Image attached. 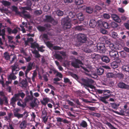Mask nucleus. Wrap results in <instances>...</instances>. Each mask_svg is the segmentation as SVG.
<instances>
[{
  "label": "nucleus",
  "mask_w": 129,
  "mask_h": 129,
  "mask_svg": "<svg viewBox=\"0 0 129 129\" xmlns=\"http://www.w3.org/2000/svg\"><path fill=\"white\" fill-rule=\"evenodd\" d=\"M18 66L15 63L11 66V73L8 76L7 79L8 80H15L17 78L16 75L17 74L18 71L19 70V68H18Z\"/></svg>",
  "instance_id": "nucleus-1"
},
{
  "label": "nucleus",
  "mask_w": 129,
  "mask_h": 129,
  "mask_svg": "<svg viewBox=\"0 0 129 129\" xmlns=\"http://www.w3.org/2000/svg\"><path fill=\"white\" fill-rule=\"evenodd\" d=\"M81 83L82 85L88 87L93 89L95 88L94 86L92 85L94 81L91 79H85L82 78Z\"/></svg>",
  "instance_id": "nucleus-2"
},
{
  "label": "nucleus",
  "mask_w": 129,
  "mask_h": 129,
  "mask_svg": "<svg viewBox=\"0 0 129 129\" xmlns=\"http://www.w3.org/2000/svg\"><path fill=\"white\" fill-rule=\"evenodd\" d=\"M81 83L82 85L88 87L93 89L95 88L94 86L92 85L94 81L91 79H85L82 78Z\"/></svg>",
  "instance_id": "nucleus-3"
},
{
  "label": "nucleus",
  "mask_w": 129,
  "mask_h": 129,
  "mask_svg": "<svg viewBox=\"0 0 129 129\" xmlns=\"http://www.w3.org/2000/svg\"><path fill=\"white\" fill-rule=\"evenodd\" d=\"M77 39L78 42L82 43L85 42L87 40L86 35L81 33H79L78 34Z\"/></svg>",
  "instance_id": "nucleus-4"
},
{
  "label": "nucleus",
  "mask_w": 129,
  "mask_h": 129,
  "mask_svg": "<svg viewBox=\"0 0 129 129\" xmlns=\"http://www.w3.org/2000/svg\"><path fill=\"white\" fill-rule=\"evenodd\" d=\"M97 48L98 51L100 53H104L106 51L105 45L103 43H100L97 44Z\"/></svg>",
  "instance_id": "nucleus-5"
},
{
  "label": "nucleus",
  "mask_w": 129,
  "mask_h": 129,
  "mask_svg": "<svg viewBox=\"0 0 129 129\" xmlns=\"http://www.w3.org/2000/svg\"><path fill=\"white\" fill-rule=\"evenodd\" d=\"M83 64V63L81 60L77 59H75L74 62L71 63L72 66L76 68H80L79 65Z\"/></svg>",
  "instance_id": "nucleus-6"
},
{
  "label": "nucleus",
  "mask_w": 129,
  "mask_h": 129,
  "mask_svg": "<svg viewBox=\"0 0 129 129\" xmlns=\"http://www.w3.org/2000/svg\"><path fill=\"white\" fill-rule=\"evenodd\" d=\"M118 88L124 89H129V85H127L122 81H120L117 84Z\"/></svg>",
  "instance_id": "nucleus-7"
},
{
  "label": "nucleus",
  "mask_w": 129,
  "mask_h": 129,
  "mask_svg": "<svg viewBox=\"0 0 129 129\" xmlns=\"http://www.w3.org/2000/svg\"><path fill=\"white\" fill-rule=\"evenodd\" d=\"M112 95L111 94H110L103 97L100 96L98 98V99L100 101L102 102L105 104H107L108 103V102L106 100L111 97Z\"/></svg>",
  "instance_id": "nucleus-8"
},
{
  "label": "nucleus",
  "mask_w": 129,
  "mask_h": 129,
  "mask_svg": "<svg viewBox=\"0 0 129 129\" xmlns=\"http://www.w3.org/2000/svg\"><path fill=\"white\" fill-rule=\"evenodd\" d=\"M33 65V63H31V62H29L28 63V65L27 66V68L25 72V77L26 78H28V79L30 80V79L28 77L27 75L28 73L32 70Z\"/></svg>",
  "instance_id": "nucleus-9"
},
{
  "label": "nucleus",
  "mask_w": 129,
  "mask_h": 129,
  "mask_svg": "<svg viewBox=\"0 0 129 129\" xmlns=\"http://www.w3.org/2000/svg\"><path fill=\"white\" fill-rule=\"evenodd\" d=\"M64 21L65 22L63 25V28L65 29L70 28L71 27L70 20L66 18L64 19Z\"/></svg>",
  "instance_id": "nucleus-10"
},
{
  "label": "nucleus",
  "mask_w": 129,
  "mask_h": 129,
  "mask_svg": "<svg viewBox=\"0 0 129 129\" xmlns=\"http://www.w3.org/2000/svg\"><path fill=\"white\" fill-rule=\"evenodd\" d=\"M109 55L111 58H116L118 56V52L112 49L109 51Z\"/></svg>",
  "instance_id": "nucleus-11"
},
{
  "label": "nucleus",
  "mask_w": 129,
  "mask_h": 129,
  "mask_svg": "<svg viewBox=\"0 0 129 129\" xmlns=\"http://www.w3.org/2000/svg\"><path fill=\"white\" fill-rule=\"evenodd\" d=\"M4 101L5 102L4 103V105L7 106L8 104V101L7 98L6 96L3 97V99L2 98H0V105H3Z\"/></svg>",
  "instance_id": "nucleus-12"
},
{
  "label": "nucleus",
  "mask_w": 129,
  "mask_h": 129,
  "mask_svg": "<svg viewBox=\"0 0 129 129\" xmlns=\"http://www.w3.org/2000/svg\"><path fill=\"white\" fill-rule=\"evenodd\" d=\"M97 24L96 21L93 19L90 20L89 23V25L90 28H94L95 27Z\"/></svg>",
  "instance_id": "nucleus-13"
},
{
  "label": "nucleus",
  "mask_w": 129,
  "mask_h": 129,
  "mask_svg": "<svg viewBox=\"0 0 129 129\" xmlns=\"http://www.w3.org/2000/svg\"><path fill=\"white\" fill-rule=\"evenodd\" d=\"M122 71L124 73H129V65H124L122 67Z\"/></svg>",
  "instance_id": "nucleus-14"
},
{
  "label": "nucleus",
  "mask_w": 129,
  "mask_h": 129,
  "mask_svg": "<svg viewBox=\"0 0 129 129\" xmlns=\"http://www.w3.org/2000/svg\"><path fill=\"white\" fill-rule=\"evenodd\" d=\"M7 31H8L9 34H16L18 32V30L16 28H14L13 30L12 29L9 27H8L7 28Z\"/></svg>",
  "instance_id": "nucleus-15"
},
{
  "label": "nucleus",
  "mask_w": 129,
  "mask_h": 129,
  "mask_svg": "<svg viewBox=\"0 0 129 129\" xmlns=\"http://www.w3.org/2000/svg\"><path fill=\"white\" fill-rule=\"evenodd\" d=\"M27 125V121L24 120L20 124L19 127L21 129H24L26 128Z\"/></svg>",
  "instance_id": "nucleus-16"
},
{
  "label": "nucleus",
  "mask_w": 129,
  "mask_h": 129,
  "mask_svg": "<svg viewBox=\"0 0 129 129\" xmlns=\"http://www.w3.org/2000/svg\"><path fill=\"white\" fill-rule=\"evenodd\" d=\"M84 27L83 25H78L75 27V29L76 30L80 31L85 30Z\"/></svg>",
  "instance_id": "nucleus-17"
},
{
  "label": "nucleus",
  "mask_w": 129,
  "mask_h": 129,
  "mask_svg": "<svg viewBox=\"0 0 129 129\" xmlns=\"http://www.w3.org/2000/svg\"><path fill=\"white\" fill-rule=\"evenodd\" d=\"M20 83L22 84L21 87L24 88H26L28 84V83L26 79H23L21 82Z\"/></svg>",
  "instance_id": "nucleus-18"
},
{
  "label": "nucleus",
  "mask_w": 129,
  "mask_h": 129,
  "mask_svg": "<svg viewBox=\"0 0 129 129\" xmlns=\"http://www.w3.org/2000/svg\"><path fill=\"white\" fill-rule=\"evenodd\" d=\"M111 17L114 20L117 22H120V20L118 16L115 14H112L111 16Z\"/></svg>",
  "instance_id": "nucleus-19"
},
{
  "label": "nucleus",
  "mask_w": 129,
  "mask_h": 129,
  "mask_svg": "<svg viewBox=\"0 0 129 129\" xmlns=\"http://www.w3.org/2000/svg\"><path fill=\"white\" fill-rule=\"evenodd\" d=\"M101 59L103 62L106 63L109 62L110 60L109 57L106 56H104L101 57Z\"/></svg>",
  "instance_id": "nucleus-20"
},
{
  "label": "nucleus",
  "mask_w": 129,
  "mask_h": 129,
  "mask_svg": "<svg viewBox=\"0 0 129 129\" xmlns=\"http://www.w3.org/2000/svg\"><path fill=\"white\" fill-rule=\"evenodd\" d=\"M45 18V20L47 22L51 23L53 21H54V19L50 16L46 15Z\"/></svg>",
  "instance_id": "nucleus-21"
},
{
  "label": "nucleus",
  "mask_w": 129,
  "mask_h": 129,
  "mask_svg": "<svg viewBox=\"0 0 129 129\" xmlns=\"http://www.w3.org/2000/svg\"><path fill=\"white\" fill-rule=\"evenodd\" d=\"M78 19L80 21H83L84 19V16L83 14L80 13L77 15Z\"/></svg>",
  "instance_id": "nucleus-22"
},
{
  "label": "nucleus",
  "mask_w": 129,
  "mask_h": 129,
  "mask_svg": "<svg viewBox=\"0 0 129 129\" xmlns=\"http://www.w3.org/2000/svg\"><path fill=\"white\" fill-rule=\"evenodd\" d=\"M4 57L6 60H8L10 59L11 56L8 52L6 51L4 54Z\"/></svg>",
  "instance_id": "nucleus-23"
},
{
  "label": "nucleus",
  "mask_w": 129,
  "mask_h": 129,
  "mask_svg": "<svg viewBox=\"0 0 129 129\" xmlns=\"http://www.w3.org/2000/svg\"><path fill=\"white\" fill-rule=\"evenodd\" d=\"M104 72V69L102 68H100L97 69V74L99 75H102Z\"/></svg>",
  "instance_id": "nucleus-24"
},
{
  "label": "nucleus",
  "mask_w": 129,
  "mask_h": 129,
  "mask_svg": "<svg viewBox=\"0 0 129 129\" xmlns=\"http://www.w3.org/2000/svg\"><path fill=\"white\" fill-rule=\"evenodd\" d=\"M37 100V99H35L33 101L31 102L30 103V105L32 108H34L37 106V104L36 101Z\"/></svg>",
  "instance_id": "nucleus-25"
},
{
  "label": "nucleus",
  "mask_w": 129,
  "mask_h": 129,
  "mask_svg": "<svg viewBox=\"0 0 129 129\" xmlns=\"http://www.w3.org/2000/svg\"><path fill=\"white\" fill-rule=\"evenodd\" d=\"M122 48V46L120 44H114V48L115 49L120 50Z\"/></svg>",
  "instance_id": "nucleus-26"
},
{
  "label": "nucleus",
  "mask_w": 129,
  "mask_h": 129,
  "mask_svg": "<svg viewBox=\"0 0 129 129\" xmlns=\"http://www.w3.org/2000/svg\"><path fill=\"white\" fill-rule=\"evenodd\" d=\"M32 53L35 54V57L37 58L40 57L41 55L39 54L38 51L36 50H35L32 51Z\"/></svg>",
  "instance_id": "nucleus-27"
},
{
  "label": "nucleus",
  "mask_w": 129,
  "mask_h": 129,
  "mask_svg": "<svg viewBox=\"0 0 129 129\" xmlns=\"http://www.w3.org/2000/svg\"><path fill=\"white\" fill-rule=\"evenodd\" d=\"M39 46V44H38L36 43V42L31 43L30 47L31 48H37Z\"/></svg>",
  "instance_id": "nucleus-28"
},
{
  "label": "nucleus",
  "mask_w": 129,
  "mask_h": 129,
  "mask_svg": "<svg viewBox=\"0 0 129 129\" xmlns=\"http://www.w3.org/2000/svg\"><path fill=\"white\" fill-rule=\"evenodd\" d=\"M86 12L88 14L91 13L93 11L92 8L90 7H86Z\"/></svg>",
  "instance_id": "nucleus-29"
},
{
  "label": "nucleus",
  "mask_w": 129,
  "mask_h": 129,
  "mask_svg": "<svg viewBox=\"0 0 129 129\" xmlns=\"http://www.w3.org/2000/svg\"><path fill=\"white\" fill-rule=\"evenodd\" d=\"M102 25L103 27L105 28H109L110 27V25L108 23L105 22H104L102 23Z\"/></svg>",
  "instance_id": "nucleus-30"
},
{
  "label": "nucleus",
  "mask_w": 129,
  "mask_h": 129,
  "mask_svg": "<svg viewBox=\"0 0 129 129\" xmlns=\"http://www.w3.org/2000/svg\"><path fill=\"white\" fill-rule=\"evenodd\" d=\"M33 97L30 96V95L27 96L24 99V102L26 103L27 102H29L30 101L32 100L33 99Z\"/></svg>",
  "instance_id": "nucleus-31"
},
{
  "label": "nucleus",
  "mask_w": 129,
  "mask_h": 129,
  "mask_svg": "<svg viewBox=\"0 0 129 129\" xmlns=\"http://www.w3.org/2000/svg\"><path fill=\"white\" fill-rule=\"evenodd\" d=\"M37 29L39 31L41 32L44 31L46 29L45 27L41 26H38L37 27Z\"/></svg>",
  "instance_id": "nucleus-32"
},
{
  "label": "nucleus",
  "mask_w": 129,
  "mask_h": 129,
  "mask_svg": "<svg viewBox=\"0 0 129 129\" xmlns=\"http://www.w3.org/2000/svg\"><path fill=\"white\" fill-rule=\"evenodd\" d=\"M80 126L84 128H85L87 127V122L84 120H82L80 124Z\"/></svg>",
  "instance_id": "nucleus-33"
},
{
  "label": "nucleus",
  "mask_w": 129,
  "mask_h": 129,
  "mask_svg": "<svg viewBox=\"0 0 129 129\" xmlns=\"http://www.w3.org/2000/svg\"><path fill=\"white\" fill-rule=\"evenodd\" d=\"M37 75V73L36 71L35 70L33 74V76L32 77V79L34 82L35 81V78H36Z\"/></svg>",
  "instance_id": "nucleus-34"
},
{
  "label": "nucleus",
  "mask_w": 129,
  "mask_h": 129,
  "mask_svg": "<svg viewBox=\"0 0 129 129\" xmlns=\"http://www.w3.org/2000/svg\"><path fill=\"white\" fill-rule=\"evenodd\" d=\"M111 66L113 68L115 69L118 67V65L116 62H113L111 63Z\"/></svg>",
  "instance_id": "nucleus-35"
},
{
  "label": "nucleus",
  "mask_w": 129,
  "mask_h": 129,
  "mask_svg": "<svg viewBox=\"0 0 129 129\" xmlns=\"http://www.w3.org/2000/svg\"><path fill=\"white\" fill-rule=\"evenodd\" d=\"M49 101V100L48 98L43 99V101L41 102V103L43 105H46Z\"/></svg>",
  "instance_id": "nucleus-36"
},
{
  "label": "nucleus",
  "mask_w": 129,
  "mask_h": 129,
  "mask_svg": "<svg viewBox=\"0 0 129 129\" xmlns=\"http://www.w3.org/2000/svg\"><path fill=\"white\" fill-rule=\"evenodd\" d=\"M10 56L11 57V56L12 57V60H10V63L12 64L14 62V60L15 59H16L17 57L16 55L14 54H11Z\"/></svg>",
  "instance_id": "nucleus-37"
},
{
  "label": "nucleus",
  "mask_w": 129,
  "mask_h": 129,
  "mask_svg": "<svg viewBox=\"0 0 129 129\" xmlns=\"http://www.w3.org/2000/svg\"><path fill=\"white\" fill-rule=\"evenodd\" d=\"M107 77L108 78H112L114 77L115 74L112 73H109L106 74Z\"/></svg>",
  "instance_id": "nucleus-38"
},
{
  "label": "nucleus",
  "mask_w": 129,
  "mask_h": 129,
  "mask_svg": "<svg viewBox=\"0 0 129 129\" xmlns=\"http://www.w3.org/2000/svg\"><path fill=\"white\" fill-rule=\"evenodd\" d=\"M14 115L15 117H17L18 119L22 118L23 117V114H20L18 113H14Z\"/></svg>",
  "instance_id": "nucleus-39"
},
{
  "label": "nucleus",
  "mask_w": 129,
  "mask_h": 129,
  "mask_svg": "<svg viewBox=\"0 0 129 129\" xmlns=\"http://www.w3.org/2000/svg\"><path fill=\"white\" fill-rule=\"evenodd\" d=\"M110 25V27L111 26L112 28H113L117 27L118 26L117 24L116 23L114 22H111Z\"/></svg>",
  "instance_id": "nucleus-40"
},
{
  "label": "nucleus",
  "mask_w": 129,
  "mask_h": 129,
  "mask_svg": "<svg viewBox=\"0 0 129 129\" xmlns=\"http://www.w3.org/2000/svg\"><path fill=\"white\" fill-rule=\"evenodd\" d=\"M83 0H75V4L77 5H82L83 3Z\"/></svg>",
  "instance_id": "nucleus-41"
},
{
  "label": "nucleus",
  "mask_w": 129,
  "mask_h": 129,
  "mask_svg": "<svg viewBox=\"0 0 129 129\" xmlns=\"http://www.w3.org/2000/svg\"><path fill=\"white\" fill-rule=\"evenodd\" d=\"M2 3L3 5L5 6H8L10 5V3L6 1H2Z\"/></svg>",
  "instance_id": "nucleus-42"
},
{
  "label": "nucleus",
  "mask_w": 129,
  "mask_h": 129,
  "mask_svg": "<svg viewBox=\"0 0 129 129\" xmlns=\"http://www.w3.org/2000/svg\"><path fill=\"white\" fill-rule=\"evenodd\" d=\"M105 124L108 126L110 128V129H118L116 128L110 122H107Z\"/></svg>",
  "instance_id": "nucleus-43"
},
{
  "label": "nucleus",
  "mask_w": 129,
  "mask_h": 129,
  "mask_svg": "<svg viewBox=\"0 0 129 129\" xmlns=\"http://www.w3.org/2000/svg\"><path fill=\"white\" fill-rule=\"evenodd\" d=\"M120 56L121 58H125L126 56V53L123 51H121L120 52Z\"/></svg>",
  "instance_id": "nucleus-44"
},
{
  "label": "nucleus",
  "mask_w": 129,
  "mask_h": 129,
  "mask_svg": "<svg viewBox=\"0 0 129 129\" xmlns=\"http://www.w3.org/2000/svg\"><path fill=\"white\" fill-rule=\"evenodd\" d=\"M46 44L47 46L49 48H52L53 46V44L49 41L47 42L46 43Z\"/></svg>",
  "instance_id": "nucleus-45"
},
{
  "label": "nucleus",
  "mask_w": 129,
  "mask_h": 129,
  "mask_svg": "<svg viewBox=\"0 0 129 129\" xmlns=\"http://www.w3.org/2000/svg\"><path fill=\"white\" fill-rule=\"evenodd\" d=\"M43 9L44 11L47 12L50 10V7L48 5H46L44 6Z\"/></svg>",
  "instance_id": "nucleus-46"
},
{
  "label": "nucleus",
  "mask_w": 129,
  "mask_h": 129,
  "mask_svg": "<svg viewBox=\"0 0 129 129\" xmlns=\"http://www.w3.org/2000/svg\"><path fill=\"white\" fill-rule=\"evenodd\" d=\"M87 75L90 76L91 77L94 78H96L98 77V76L96 74L94 73H93L91 74H90V73H87Z\"/></svg>",
  "instance_id": "nucleus-47"
},
{
  "label": "nucleus",
  "mask_w": 129,
  "mask_h": 129,
  "mask_svg": "<svg viewBox=\"0 0 129 129\" xmlns=\"http://www.w3.org/2000/svg\"><path fill=\"white\" fill-rule=\"evenodd\" d=\"M64 82L65 83H68L70 85H71L72 84V82H70V79L67 78H64Z\"/></svg>",
  "instance_id": "nucleus-48"
},
{
  "label": "nucleus",
  "mask_w": 129,
  "mask_h": 129,
  "mask_svg": "<svg viewBox=\"0 0 129 129\" xmlns=\"http://www.w3.org/2000/svg\"><path fill=\"white\" fill-rule=\"evenodd\" d=\"M34 13L36 15H39L42 14V12L41 10H36L35 11Z\"/></svg>",
  "instance_id": "nucleus-49"
},
{
  "label": "nucleus",
  "mask_w": 129,
  "mask_h": 129,
  "mask_svg": "<svg viewBox=\"0 0 129 129\" xmlns=\"http://www.w3.org/2000/svg\"><path fill=\"white\" fill-rule=\"evenodd\" d=\"M75 16V14L74 13H73L72 12H70L69 13L68 17L70 19L71 18H73Z\"/></svg>",
  "instance_id": "nucleus-50"
},
{
  "label": "nucleus",
  "mask_w": 129,
  "mask_h": 129,
  "mask_svg": "<svg viewBox=\"0 0 129 129\" xmlns=\"http://www.w3.org/2000/svg\"><path fill=\"white\" fill-rule=\"evenodd\" d=\"M44 47L43 46H38L37 48L38 50L41 52H43L45 51L43 49V48H44Z\"/></svg>",
  "instance_id": "nucleus-51"
},
{
  "label": "nucleus",
  "mask_w": 129,
  "mask_h": 129,
  "mask_svg": "<svg viewBox=\"0 0 129 129\" xmlns=\"http://www.w3.org/2000/svg\"><path fill=\"white\" fill-rule=\"evenodd\" d=\"M55 58L58 59L62 60L63 59L62 57L59 54H55Z\"/></svg>",
  "instance_id": "nucleus-52"
},
{
  "label": "nucleus",
  "mask_w": 129,
  "mask_h": 129,
  "mask_svg": "<svg viewBox=\"0 0 129 129\" xmlns=\"http://www.w3.org/2000/svg\"><path fill=\"white\" fill-rule=\"evenodd\" d=\"M53 49L54 50H60L62 49V47L58 46H53Z\"/></svg>",
  "instance_id": "nucleus-53"
},
{
  "label": "nucleus",
  "mask_w": 129,
  "mask_h": 129,
  "mask_svg": "<svg viewBox=\"0 0 129 129\" xmlns=\"http://www.w3.org/2000/svg\"><path fill=\"white\" fill-rule=\"evenodd\" d=\"M111 35L112 37L114 38H116L118 36L117 33L113 31L112 32Z\"/></svg>",
  "instance_id": "nucleus-54"
},
{
  "label": "nucleus",
  "mask_w": 129,
  "mask_h": 129,
  "mask_svg": "<svg viewBox=\"0 0 129 129\" xmlns=\"http://www.w3.org/2000/svg\"><path fill=\"white\" fill-rule=\"evenodd\" d=\"M112 93V92L109 90H103V93L104 95H106L108 94V93Z\"/></svg>",
  "instance_id": "nucleus-55"
},
{
  "label": "nucleus",
  "mask_w": 129,
  "mask_h": 129,
  "mask_svg": "<svg viewBox=\"0 0 129 129\" xmlns=\"http://www.w3.org/2000/svg\"><path fill=\"white\" fill-rule=\"evenodd\" d=\"M93 42L91 40H89L87 41V43H86V45L88 46H90L92 45L93 44Z\"/></svg>",
  "instance_id": "nucleus-56"
},
{
  "label": "nucleus",
  "mask_w": 129,
  "mask_h": 129,
  "mask_svg": "<svg viewBox=\"0 0 129 129\" xmlns=\"http://www.w3.org/2000/svg\"><path fill=\"white\" fill-rule=\"evenodd\" d=\"M56 14L58 16H62L63 14V12L60 10H58L57 11Z\"/></svg>",
  "instance_id": "nucleus-57"
},
{
  "label": "nucleus",
  "mask_w": 129,
  "mask_h": 129,
  "mask_svg": "<svg viewBox=\"0 0 129 129\" xmlns=\"http://www.w3.org/2000/svg\"><path fill=\"white\" fill-rule=\"evenodd\" d=\"M56 121L58 123L59 122L60 124H61V122H62L63 118L60 117H57L56 118Z\"/></svg>",
  "instance_id": "nucleus-58"
},
{
  "label": "nucleus",
  "mask_w": 129,
  "mask_h": 129,
  "mask_svg": "<svg viewBox=\"0 0 129 129\" xmlns=\"http://www.w3.org/2000/svg\"><path fill=\"white\" fill-rule=\"evenodd\" d=\"M111 104L112 107L113 109H117L118 105L117 104L114 103H111Z\"/></svg>",
  "instance_id": "nucleus-59"
},
{
  "label": "nucleus",
  "mask_w": 129,
  "mask_h": 129,
  "mask_svg": "<svg viewBox=\"0 0 129 129\" xmlns=\"http://www.w3.org/2000/svg\"><path fill=\"white\" fill-rule=\"evenodd\" d=\"M107 39V36H104L101 37L100 38V40L102 42H104Z\"/></svg>",
  "instance_id": "nucleus-60"
},
{
  "label": "nucleus",
  "mask_w": 129,
  "mask_h": 129,
  "mask_svg": "<svg viewBox=\"0 0 129 129\" xmlns=\"http://www.w3.org/2000/svg\"><path fill=\"white\" fill-rule=\"evenodd\" d=\"M44 121V122L45 123L47 121L48 119V117H46L47 116H41Z\"/></svg>",
  "instance_id": "nucleus-61"
},
{
  "label": "nucleus",
  "mask_w": 129,
  "mask_h": 129,
  "mask_svg": "<svg viewBox=\"0 0 129 129\" xmlns=\"http://www.w3.org/2000/svg\"><path fill=\"white\" fill-rule=\"evenodd\" d=\"M104 17L105 18L107 19H108L109 18L110 16V15L108 14H104L103 15Z\"/></svg>",
  "instance_id": "nucleus-62"
},
{
  "label": "nucleus",
  "mask_w": 129,
  "mask_h": 129,
  "mask_svg": "<svg viewBox=\"0 0 129 129\" xmlns=\"http://www.w3.org/2000/svg\"><path fill=\"white\" fill-rule=\"evenodd\" d=\"M31 116L32 117V119L33 121L35 120V118L36 117V115L34 112H32L31 114Z\"/></svg>",
  "instance_id": "nucleus-63"
},
{
  "label": "nucleus",
  "mask_w": 129,
  "mask_h": 129,
  "mask_svg": "<svg viewBox=\"0 0 129 129\" xmlns=\"http://www.w3.org/2000/svg\"><path fill=\"white\" fill-rule=\"evenodd\" d=\"M83 69L84 71L86 72V74L87 75V73L89 74L90 72L87 69L84 67L82 66H80Z\"/></svg>",
  "instance_id": "nucleus-64"
}]
</instances>
